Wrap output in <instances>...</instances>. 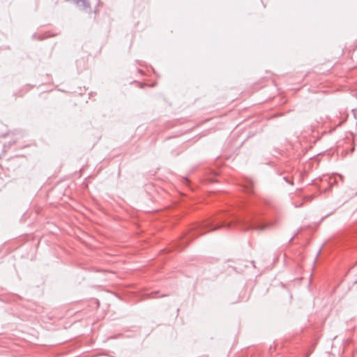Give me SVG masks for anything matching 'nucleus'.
Returning <instances> with one entry per match:
<instances>
[{
    "label": "nucleus",
    "instance_id": "7ed1b4c3",
    "mask_svg": "<svg viewBox=\"0 0 357 357\" xmlns=\"http://www.w3.org/2000/svg\"><path fill=\"white\" fill-rule=\"evenodd\" d=\"M229 217H233V222H235V223H240V222H244V220H243V218H240V217H238L236 216V215L234 214H229Z\"/></svg>",
    "mask_w": 357,
    "mask_h": 357
},
{
    "label": "nucleus",
    "instance_id": "f257e3e1",
    "mask_svg": "<svg viewBox=\"0 0 357 357\" xmlns=\"http://www.w3.org/2000/svg\"><path fill=\"white\" fill-rule=\"evenodd\" d=\"M225 216V214L219 215L213 220H210L204 224L198 225L196 228L197 233H199V234H203L205 232L204 230L213 231L222 227H229L232 222H227L226 220V217Z\"/></svg>",
    "mask_w": 357,
    "mask_h": 357
},
{
    "label": "nucleus",
    "instance_id": "f03ea898",
    "mask_svg": "<svg viewBox=\"0 0 357 357\" xmlns=\"http://www.w3.org/2000/svg\"><path fill=\"white\" fill-rule=\"evenodd\" d=\"M273 226L272 223L266 224V225H258L255 223H250L247 225L246 229H255L259 230H264L268 227H271Z\"/></svg>",
    "mask_w": 357,
    "mask_h": 357
},
{
    "label": "nucleus",
    "instance_id": "20e7f679",
    "mask_svg": "<svg viewBox=\"0 0 357 357\" xmlns=\"http://www.w3.org/2000/svg\"><path fill=\"white\" fill-rule=\"evenodd\" d=\"M310 354H311V352L307 353V354H306L305 357H309V356H310Z\"/></svg>",
    "mask_w": 357,
    "mask_h": 357
}]
</instances>
